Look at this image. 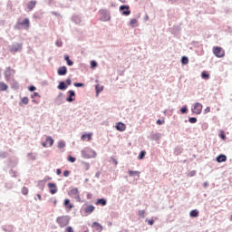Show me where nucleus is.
<instances>
[{"instance_id": "1", "label": "nucleus", "mask_w": 232, "mask_h": 232, "mask_svg": "<svg viewBox=\"0 0 232 232\" xmlns=\"http://www.w3.org/2000/svg\"><path fill=\"white\" fill-rule=\"evenodd\" d=\"M82 157H83V159H95L97 152L91 149H83L82 150Z\"/></svg>"}, {"instance_id": "2", "label": "nucleus", "mask_w": 232, "mask_h": 232, "mask_svg": "<svg viewBox=\"0 0 232 232\" xmlns=\"http://www.w3.org/2000/svg\"><path fill=\"white\" fill-rule=\"evenodd\" d=\"M56 222L60 227H66L70 224L69 216H60L56 218Z\"/></svg>"}, {"instance_id": "3", "label": "nucleus", "mask_w": 232, "mask_h": 232, "mask_svg": "<svg viewBox=\"0 0 232 232\" xmlns=\"http://www.w3.org/2000/svg\"><path fill=\"white\" fill-rule=\"evenodd\" d=\"M69 197H71V198H75V200H77V202H81V195L79 193V188H72L69 192H68Z\"/></svg>"}, {"instance_id": "4", "label": "nucleus", "mask_w": 232, "mask_h": 232, "mask_svg": "<svg viewBox=\"0 0 232 232\" xmlns=\"http://www.w3.org/2000/svg\"><path fill=\"white\" fill-rule=\"evenodd\" d=\"M53 139L51 136H47L45 141L42 142L43 148H52L53 146Z\"/></svg>"}, {"instance_id": "5", "label": "nucleus", "mask_w": 232, "mask_h": 232, "mask_svg": "<svg viewBox=\"0 0 232 232\" xmlns=\"http://www.w3.org/2000/svg\"><path fill=\"white\" fill-rule=\"evenodd\" d=\"M120 12L122 15L128 16L131 14V10H130V5H121Z\"/></svg>"}, {"instance_id": "6", "label": "nucleus", "mask_w": 232, "mask_h": 232, "mask_svg": "<svg viewBox=\"0 0 232 232\" xmlns=\"http://www.w3.org/2000/svg\"><path fill=\"white\" fill-rule=\"evenodd\" d=\"M192 113H195V115H200V113H202V105L200 102H197L194 104Z\"/></svg>"}, {"instance_id": "7", "label": "nucleus", "mask_w": 232, "mask_h": 232, "mask_svg": "<svg viewBox=\"0 0 232 232\" xmlns=\"http://www.w3.org/2000/svg\"><path fill=\"white\" fill-rule=\"evenodd\" d=\"M213 53L214 55H216V57H224L225 55V52L224 49H222V47H214L213 49Z\"/></svg>"}, {"instance_id": "8", "label": "nucleus", "mask_w": 232, "mask_h": 232, "mask_svg": "<svg viewBox=\"0 0 232 232\" xmlns=\"http://www.w3.org/2000/svg\"><path fill=\"white\" fill-rule=\"evenodd\" d=\"M63 206L67 212L72 211V209H73V203H71L70 199H68V198L64 199Z\"/></svg>"}, {"instance_id": "9", "label": "nucleus", "mask_w": 232, "mask_h": 232, "mask_svg": "<svg viewBox=\"0 0 232 232\" xmlns=\"http://www.w3.org/2000/svg\"><path fill=\"white\" fill-rule=\"evenodd\" d=\"M17 24L18 26H24L25 30H28L30 28V20L25 18L23 22H18Z\"/></svg>"}, {"instance_id": "10", "label": "nucleus", "mask_w": 232, "mask_h": 232, "mask_svg": "<svg viewBox=\"0 0 232 232\" xmlns=\"http://www.w3.org/2000/svg\"><path fill=\"white\" fill-rule=\"evenodd\" d=\"M22 48L23 45L21 44H16L10 48V52L11 53H15V52H21Z\"/></svg>"}, {"instance_id": "11", "label": "nucleus", "mask_w": 232, "mask_h": 232, "mask_svg": "<svg viewBox=\"0 0 232 232\" xmlns=\"http://www.w3.org/2000/svg\"><path fill=\"white\" fill-rule=\"evenodd\" d=\"M47 186L51 195H55V193H57V185H55V183H48Z\"/></svg>"}, {"instance_id": "12", "label": "nucleus", "mask_w": 232, "mask_h": 232, "mask_svg": "<svg viewBox=\"0 0 232 232\" xmlns=\"http://www.w3.org/2000/svg\"><path fill=\"white\" fill-rule=\"evenodd\" d=\"M58 75H66L68 73V69L66 66H62L57 71Z\"/></svg>"}, {"instance_id": "13", "label": "nucleus", "mask_w": 232, "mask_h": 232, "mask_svg": "<svg viewBox=\"0 0 232 232\" xmlns=\"http://www.w3.org/2000/svg\"><path fill=\"white\" fill-rule=\"evenodd\" d=\"M69 97L66 99L67 102H73V101H75V99L73 97H75V92L73 91H69Z\"/></svg>"}, {"instance_id": "14", "label": "nucleus", "mask_w": 232, "mask_h": 232, "mask_svg": "<svg viewBox=\"0 0 232 232\" xmlns=\"http://www.w3.org/2000/svg\"><path fill=\"white\" fill-rule=\"evenodd\" d=\"M116 130H118V131H126V124L122 122H118L116 124Z\"/></svg>"}, {"instance_id": "15", "label": "nucleus", "mask_w": 232, "mask_h": 232, "mask_svg": "<svg viewBox=\"0 0 232 232\" xmlns=\"http://www.w3.org/2000/svg\"><path fill=\"white\" fill-rule=\"evenodd\" d=\"M91 227L96 231H102V226H101V224H99L98 222H93Z\"/></svg>"}, {"instance_id": "16", "label": "nucleus", "mask_w": 232, "mask_h": 232, "mask_svg": "<svg viewBox=\"0 0 232 232\" xmlns=\"http://www.w3.org/2000/svg\"><path fill=\"white\" fill-rule=\"evenodd\" d=\"M130 26H131V28H136V26H139V20H137V18L130 19Z\"/></svg>"}, {"instance_id": "17", "label": "nucleus", "mask_w": 232, "mask_h": 232, "mask_svg": "<svg viewBox=\"0 0 232 232\" xmlns=\"http://www.w3.org/2000/svg\"><path fill=\"white\" fill-rule=\"evenodd\" d=\"M226 160H227V157L224 154L217 157V162H226Z\"/></svg>"}, {"instance_id": "18", "label": "nucleus", "mask_w": 232, "mask_h": 232, "mask_svg": "<svg viewBox=\"0 0 232 232\" xmlns=\"http://www.w3.org/2000/svg\"><path fill=\"white\" fill-rule=\"evenodd\" d=\"M85 213H93L95 211V207L93 205H89L84 209Z\"/></svg>"}, {"instance_id": "19", "label": "nucleus", "mask_w": 232, "mask_h": 232, "mask_svg": "<svg viewBox=\"0 0 232 232\" xmlns=\"http://www.w3.org/2000/svg\"><path fill=\"white\" fill-rule=\"evenodd\" d=\"M8 90V85L5 82H0V92H6Z\"/></svg>"}, {"instance_id": "20", "label": "nucleus", "mask_w": 232, "mask_h": 232, "mask_svg": "<svg viewBox=\"0 0 232 232\" xmlns=\"http://www.w3.org/2000/svg\"><path fill=\"white\" fill-rule=\"evenodd\" d=\"M198 215H199V212H198V209L191 210L190 213H189V216L192 218H197V217H198Z\"/></svg>"}, {"instance_id": "21", "label": "nucleus", "mask_w": 232, "mask_h": 232, "mask_svg": "<svg viewBox=\"0 0 232 232\" xmlns=\"http://www.w3.org/2000/svg\"><path fill=\"white\" fill-rule=\"evenodd\" d=\"M86 139H87V140H92V133H86V134H82V140H86Z\"/></svg>"}, {"instance_id": "22", "label": "nucleus", "mask_w": 232, "mask_h": 232, "mask_svg": "<svg viewBox=\"0 0 232 232\" xmlns=\"http://www.w3.org/2000/svg\"><path fill=\"white\" fill-rule=\"evenodd\" d=\"M129 175L130 177H140V172L139 171H133V170H129Z\"/></svg>"}, {"instance_id": "23", "label": "nucleus", "mask_w": 232, "mask_h": 232, "mask_svg": "<svg viewBox=\"0 0 232 232\" xmlns=\"http://www.w3.org/2000/svg\"><path fill=\"white\" fill-rule=\"evenodd\" d=\"M37 4V2H35V1H31L29 4H28V5H27V8L29 9V10H34V8L35 7V5Z\"/></svg>"}, {"instance_id": "24", "label": "nucleus", "mask_w": 232, "mask_h": 232, "mask_svg": "<svg viewBox=\"0 0 232 232\" xmlns=\"http://www.w3.org/2000/svg\"><path fill=\"white\" fill-rule=\"evenodd\" d=\"M58 90H66V83H64V82H61L58 85Z\"/></svg>"}, {"instance_id": "25", "label": "nucleus", "mask_w": 232, "mask_h": 232, "mask_svg": "<svg viewBox=\"0 0 232 232\" xmlns=\"http://www.w3.org/2000/svg\"><path fill=\"white\" fill-rule=\"evenodd\" d=\"M96 204H99L100 206H106V199L100 198V199L97 200Z\"/></svg>"}, {"instance_id": "26", "label": "nucleus", "mask_w": 232, "mask_h": 232, "mask_svg": "<svg viewBox=\"0 0 232 232\" xmlns=\"http://www.w3.org/2000/svg\"><path fill=\"white\" fill-rule=\"evenodd\" d=\"M144 157H146V152H145V150H141L140 155L138 156V159H140V160H142V159H144Z\"/></svg>"}, {"instance_id": "27", "label": "nucleus", "mask_w": 232, "mask_h": 232, "mask_svg": "<svg viewBox=\"0 0 232 232\" xmlns=\"http://www.w3.org/2000/svg\"><path fill=\"white\" fill-rule=\"evenodd\" d=\"M201 77H202V79L208 80V79H209V73H208V72H206L204 71V72H202V73H201Z\"/></svg>"}, {"instance_id": "28", "label": "nucleus", "mask_w": 232, "mask_h": 232, "mask_svg": "<svg viewBox=\"0 0 232 232\" xmlns=\"http://www.w3.org/2000/svg\"><path fill=\"white\" fill-rule=\"evenodd\" d=\"M28 102H29L28 97H24L21 100L20 105L21 104H28Z\"/></svg>"}, {"instance_id": "29", "label": "nucleus", "mask_w": 232, "mask_h": 232, "mask_svg": "<svg viewBox=\"0 0 232 232\" xmlns=\"http://www.w3.org/2000/svg\"><path fill=\"white\" fill-rule=\"evenodd\" d=\"M181 63H182V64H188V63H189V59H188V57H186V56H183L181 58Z\"/></svg>"}, {"instance_id": "30", "label": "nucleus", "mask_w": 232, "mask_h": 232, "mask_svg": "<svg viewBox=\"0 0 232 232\" xmlns=\"http://www.w3.org/2000/svg\"><path fill=\"white\" fill-rule=\"evenodd\" d=\"M219 137L222 140H226V132L224 130H220Z\"/></svg>"}, {"instance_id": "31", "label": "nucleus", "mask_w": 232, "mask_h": 232, "mask_svg": "<svg viewBox=\"0 0 232 232\" xmlns=\"http://www.w3.org/2000/svg\"><path fill=\"white\" fill-rule=\"evenodd\" d=\"M138 215H139L140 218H144V215H146V211H144V210H140V211L138 212Z\"/></svg>"}, {"instance_id": "32", "label": "nucleus", "mask_w": 232, "mask_h": 232, "mask_svg": "<svg viewBox=\"0 0 232 232\" xmlns=\"http://www.w3.org/2000/svg\"><path fill=\"white\" fill-rule=\"evenodd\" d=\"M66 146V143H64L63 141H59L58 142V148L60 150H63V148H64Z\"/></svg>"}, {"instance_id": "33", "label": "nucleus", "mask_w": 232, "mask_h": 232, "mask_svg": "<svg viewBox=\"0 0 232 232\" xmlns=\"http://www.w3.org/2000/svg\"><path fill=\"white\" fill-rule=\"evenodd\" d=\"M188 122H190V124H195L197 122V118L195 117L189 118Z\"/></svg>"}, {"instance_id": "34", "label": "nucleus", "mask_w": 232, "mask_h": 232, "mask_svg": "<svg viewBox=\"0 0 232 232\" xmlns=\"http://www.w3.org/2000/svg\"><path fill=\"white\" fill-rule=\"evenodd\" d=\"M22 193H23V195H28V188L24 187L22 189Z\"/></svg>"}, {"instance_id": "35", "label": "nucleus", "mask_w": 232, "mask_h": 232, "mask_svg": "<svg viewBox=\"0 0 232 232\" xmlns=\"http://www.w3.org/2000/svg\"><path fill=\"white\" fill-rule=\"evenodd\" d=\"M101 92H102V87L96 85V93H101Z\"/></svg>"}, {"instance_id": "36", "label": "nucleus", "mask_w": 232, "mask_h": 232, "mask_svg": "<svg viewBox=\"0 0 232 232\" xmlns=\"http://www.w3.org/2000/svg\"><path fill=\"white\" fill-rule=\"evenodd\" d=\"M196 174H197V171L192 170V171H190V172L188 174V177H195Z\"/></svg>"}, {"instance_id": "37", "label": "nucleus", "mask_w": 232, "mask_h": 232, "mask_svg": "<svg viewBox=\"0 0 232 232\" xmlns=\"http://www.w3.org/2000/svg\"><path fill=\"white\" fill-rule=\"evenodd\" d=\"M74 86H75L76 88H81V87L84 86V84H82V83H81V82H76V83H74Z\"/></svg>"}, {"instance_id": "38", "label": "nucleus", "mask_w": 232, "mask_h": 232, "mask_svg": "<svg viewBox=\"0 0 232 232\" xmlns=\"http://www.w3.org/2000/svg\"><path fill=\"white\" fill-rule=\"evenodd\" d=\"M181 113H188V108L187 107H183L180 109Z\"/></svg>"}, {"instance_id": "39", "label": "nucleus", "mask_w": 232, "mask_h": 232, "mask_svg": "<svg viewBox=\"0 0 232 232\" xmlns=\"http://www.w3.org/2000/svg\"><path fill=\"white\" fill-rule=\"evenodd\" d=\"M164 120H158L157 121H156V124H158L159 126H160V125H162V124H164Z\"/></svg>"}, {"instance_id": "40", "label": "nucleus", "mask_w": 232, "mask_h": 232, "mask_svg": "<svg viewBox=\"0 0 232 232\" xmlns=\"http://www.w3.org/2000/svg\"><path fill=\"white\" fill-rule=\"evenodd\" d=\"M68 160H69V162H75L76 159L72 156H69Z\"/></svg>"}, {"instance_id": "41", "label": "nucleus", "mask_w": 232, "mask_h": 232, "mask_svg": "<svg viewBox=\"0 0 232 232\" xmlns=\"http://www.w3.org/2000/svg\"><path fill=\"white\" fill-rule=\"evenodd\" d=\"M65 232H73V227H67L66 229H65Z\"/></svg>"}, {"instance_id": "42", "label": "nucleus", "mask_w": 232, "mask_h": 232, "mask_svg": "<svg viewBox=\"0 0 232 232\" xmlns=\"http://www.w3.org/2000/svg\"><path fill=\"white\" fill-rule=\"evenodd\" d=\"M91 66H92V68H95V66H97V62L92 61V62H91Z\"/></svg>"}, {"instance_id": "43", "label": "nucleus", "mask_w": 232, "mask_h": 232, "mask_svg": "<svg viewBox=\"0 0 232 232\" xmlns=\"http://www.w3.org/2000/svg\"><path fill=\"white\" fill-rule=\"evenodd\" d=\"M147 222H148V224H149L150 226H153V224H155V220H153V219L147 220Z\"/></svg>"}, {"instance_id": "44", "label": "nucleus", "mask_w": 232, "mask_h": 232, "mask_svg": "<svg viewBox=\"0 0 232 232\" xmlns=\"http://www.w3.org/2000/svg\"><path fill=\"white\" fill-rule=\"evenodd\" d=\"M63 177H70V171L69 170H65L63 172Z\"/></svg>"}, {"instance_id": "45", "label": "nucleus", "mask_w": 232, "mask_h": 232, "mask_svg": "<svg viewBox=\"0 0 232 232\" xmlns=\"http://www.w3.org/2000/svg\"><path fill=\"white\" fill-rule=\"evenodd\" d=\"M56 46H58L59 48H61V46H63V42L57 41V42H56Z\"/></svg>"}, {"instance_id": "46", "label": "nucleus", "mask_w": 232, "mask_h": 232, "mask_svg": "<svg viewBox=\"0 0 232 232\" xmlns=\"http://www.w3.org/2000/svg\"><path fill=\"white\" fill-rule=\"evenodd\" d=\"M66 84H67V86H71L72 85V80L71 79H67L66 80Z\"/></svg>"}, {"instance_id": "47", "label": "nucleus", "mask_w": 232, "mask_h": 232, "mask_svg": "<svg viewBox=\"0 0 232 232\" xmlns=\"http://www.w3.org/2000/svg\"><path fill=\"white\" fill-rule=\"evenodd\" d=\"M35 90H36L35 86L29 87V92H35Z\"/></svg>"}, {"instance_id": "48", "label": "nucleus", "mask_w": 232, "mask_h": 232, "mask_svg": "<svg viewBox=\"0 0 232 232\" xmlns=\"http://www.w3.org/2000/svg\"><path fill=\"white\" fill-rule=\"evenodd\" d=\"M67 64L68 66H73V62H72V60H68Z\"/></svg>"}, {"instance_id": "49", "label": "nucleus", "mask_w": 232, "mask_h": 232, "mask_svg": "<svg viewBox=\"0 0 232 232\" xmlns=\"http://www.w3.org/2000/svg\"><path fill=\"white\" fill-rule=\"evenodd\" d=\"M204 111L205 113H209V111H211V108L207 107Z\"/></svg>"}, {"instance_id": "50", "label": "nucleus", "mask_w": 232, "mask_h": 232, "mask_svg": "<svg viewBox=\"0 0 232 232\" xmlns=\"http://www.w3.org/2000/svg\"><path fill=\"white\" fill-rule=\"evenodd\" d=\"M112 163L114 164V166H117V164H119L118 161L113 158H112Z\"/></svg>"}, {"instance_id": "51", "label": "nucleus", "mask_w": 232, "mask_h": 232, "mask_svg": "<svg viewBox=\"0 0 232 232\" xmlns=\"http://www.w3.org/2000/svg\"><path fill=\"white\" fill-rule=\"evenodd\" d=\"M64 59L66 60V63H68V61H70V56L65 55V56H64Z\"/></svg>"}, {"instance_id": "52", "label": "nucleus", "mask_w": 232, "mask_h": 232, "mask_svg": "<svg viewBox=\"0 0 232 232\" xmlns=\"http://www.w3.org/2000/svg\"><path fill=\"white\" fill-rule=\"evenodd\" d=\"M61 173H62L61 169H58L56 170V175H61Z\"/></svg>"}, {"instance_id": "53", "label": "nucleus", "mask_w": 232, "mask_h": 232, "mask_svg": "<svg viewBox=\"0 0 232 232\" xmlns=\"http://www.w3.org/2000/svg\"><path fill=\"white\" fill-rule=\"evenodd\" d=\"M37 198H38L39 200H41V198H42L40 194H37Z\"/></svg>"}, {"instance_id": "54", "label": "nucleus", "mask_w": 232, "mask_h": 232, "mask_svg": "<svg viewBox=\"0 0 232 232\" xmlns=\"http://www.w3.org/2000/svg\"><path fill=\"white\" fill-rule=\"evenodd\" d=\"M121 3H126L128 0H119Z\"/></svg>"}, {"instance_id": "55", "label": "nucleus", "mask_w": 232, "mask_h": 232, "mask_svg": "<svg viewBox=\"0 0 232 232\" xmlns=\"http://www.w3.org/2000/svg\"><path fill=\"white\" fill-rule=\"evenodd\" d=\"M37 95H39V93H37V92H34V97H37Z\"/></svg>"}, {"instance_id": "56", "label": "nucleus", "mask_w": 232, "mask_h": 232, "mask_svg": "<svg viewBox=\"0 0 232 232\" xmlns=\"http://www.w3.org/2000/svg\"><path fill=\"white\" fill-rule=\"evenodd\" d=\"M57 204V200H54V206Z\"/></svg>"}]
</instances>
